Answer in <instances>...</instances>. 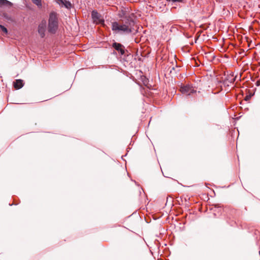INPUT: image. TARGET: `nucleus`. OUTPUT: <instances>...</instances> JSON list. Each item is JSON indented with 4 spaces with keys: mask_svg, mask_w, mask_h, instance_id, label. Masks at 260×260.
Masks as SVG:
<instances>
[{
    "mask_svg": "<svg viewBox=\"0 0 260 260\" xmlns=\"http://www.w3.org/2000/svg\"><path fill=\"white\" fill-rule=\"evenodd\" d=\"M113 47L118 51L121 55H123L124 53V47L120 43H114L113 44Z\"/></svg>",
    "mask_w": 260,
    "mask_h": 260,
    "instance_id": "7",
    "label": "nucleus"
},
{
    "mask_svg": "<svg viewBox=\"0 0 260 260\" xmlns=\"http://www.w3.org/2000/svg\"><path fill=\"white\" fill-rule=\"evenodd\" d=\"M11 5V3L7 0H0V7Z\"/></svg>",
    "mask_w": 260,
    "mask_h": 260,
    "instance_id": "10",
    "label": "nucleus"
},
{
    "mask_svg": "<svg viewBox=\"0 0 260 260\" xmlns=\"http://www.w3.org/2000/svg\"><path fill=\"white\" fill-rule=\"evenodd\" d=\"M180 91L182 93L186 95H190L196 91L194 88L189 85L182 86L180 88Z\"/></svg>",
    "mask_w": 260,
    "mask_h": 260,
    "instance_id": "3",
    "label": "nucleus"
},
{
    "mask_svg": "<svg viewBox=\"0 0 260 260\" xmlns=\"http://www.w3.org/2000/svg\"><path fill=\"white\" fill-rule=\"evenodd\" d=\"M23 86V80L18 79L16 80L14 82V87L15 89H18L21 88Z\"/></svg>",
    "mask_w": 260,
    "mask_h": 260,
    "instance_id": "8",
    "label": "nucleus"
},
{
    "mask_svg": "<svg viewBox=\"0 0 260 260\" xmlns=\"http://www.w3.org/2000/svg\"><path fill=\"white\" fill-rule=\"evenodd\" d=\"M91 16L94 22L96 24L104 25V20L101 18V15L96 11H93L91 13Z\"/></svg>",
    "mask_w": 260,
    "mask_h": 260,
    "instance_id": "4",
    "label": "nucleus"
},
{
    "mask_svg": "<svg viewBox=\"0 0 260 260\" xmlns=\"http://www.w3.org/2000/svg\"><path fill=\"white\" fill-rule=\"evenodd\" d=\"M119 16H120V17H122V15L121 14H119Z\"/></svg>",
    "mask_w": 260,
    "mask_h": 260,
    "instance_id": "13",
    "label": "nucleus"
},
{
    "mask_svg": "<svg viewBox=\"0 0 260 260\" xmlns=\"http://www.w3.org/2000/svg\"><path fill=\"white\" fill-rule=\"evenodd\" d=\"M0 28L1 30L5 34H7L8 32L7 29L3 25H0Z\"/></svg>",
    "mask_w": 260,
    "mask_h": 260,
    "instance_id": "12",
    "label": "nucleus"
},
{
    "mask_svg": "<svg viewBox=\"0 0 260 260\" xmlns=\"http://www.w3.org/2000/svg\"><path fill=\"white\" fill-rule=\"evenodd\" d=\"M58 27V21L56 14L51 13L50 14L48 24V31L51 33H55Z\"/></svg>",
    "mask_w": 260,
    "mask_h": 260,
    "instance_id": "2",
    "label": "nucleus"
},
{
    "mask_svg": "<svg viewBox=\"0 0 260 260\" xmlns=\"http://www.w3.org/2000/svg\"><path fill=\"white\" fill-rule=\"evenodd\" d=\"M57 3L61 7H64L67 9H70L72 7V4L66 0H56Z\"/></svg>",
    "mask_w": 260,
    "mask_h": 260,
    "instance_id": "6",
    "label": "nucleus"
},
{
    "mask_svg": "<svg viewBox=\"0 0 260 260\" xmlns=\"http://www.w3.org/2000/svg\"><path fill=\"white\" fill-rule=\"evenodd\" d=\"M135 22L130 17L125 16L123 19L112 23V31L116 34H129L135 30Z\"/></svg>",
    "mask_w": 260,
    "mask_h": 260,
    "instance_id": "1",
    "label": "nucleus"
},
{
    "mask_svg": "<svg viewBox=\"0 0 260 260\" xmlns=\"http://www.w3.org/2000/svg\"><path fill=\"white\" fill-rule=\"evenodd\" d=\"M32 2L37 5L38 7H40L42 6V1L41 0H31Z\"/></svg>",
    "mask_w": 260,
    "mask_h": 260,
    "instance_id": "11",
    "label": "nucleus"
},
{
    "mask_svg": "<svg viewBox=\"0 0 260 260\" xmlns=\"http://www.w3.org/2000/svg\"><path fill=\"white\" fill-rule=\"evenodd\" d=\"M46 22L45 20H43L38 26V32L42 38L45 36V32L46 31Z\"/></svg>",
    "mask_w": 260,
    "mask_h": 260,
    "instance_id": "5",
    "label": "nucleus"
},
{
    "mask_svg": "<svg viewBox=\"0 0 260 260\" xmlns=\"http://www.w3.org/2000/svg\"><path fill=\"white\" fill-rule=\"evenodd\" d=\"M235 80V77L233 75H229L224 81L225 84L229 85V83H233Z\"/></svg>",
    "mask_w": 260,
    "mask_h": 260,
    "instance_id": "9",
    "label": "nucleus"
}]
</instances>
